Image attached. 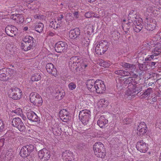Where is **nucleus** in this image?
<instances>
[{"instance_id": "14", "label": "nucleus", "mask_w": 161, "mask_h": 161, "mask_svg": "<svg viewBox=\"0 0 161 161\" xmlns=\"http://www.w3.org/2000/svg\"><path fill=\"white\" fill-rule=\"evenodd\" d=\"M18 29L13 25H8L5 28V31L7 35L11 37L15 36L17 32Z\"/></svg>"}, {"instance_id": "7", "label": "nucleus", "mask_w": 161, "mask_h": 161, "mask_svg": "<svg viewBox=\"0 0 161 161\" xmlns=\"http://www.w3.org/2000/svg\"><path fill=\"white\" fill-rule=\"evenodd\" d=\"M30 101L35 106L42 105L43 101L41 96L37 93L31 92L29 96Z\"/></svg>"}, {"instance_id": "13", "label": "nucleus", "mask_w": 161, "mask_h": 161, "mask_svg": "<svg viewBox=\"0 0 161 161\" xmlns=\"http://www.w3.org/2000/svg\"><path fill=\"white\" fill-rule=\"evenodd\" d=\"M38 156L40 159H43L44 161H48L51 157L50 152L45 148L39 151Z\"/></svg>"}, {"instance_id": "64", "label": "nucleus", "mask_w": 161, "mask_h": 161, "mask_svg": "<svg viewBox=\"0 0 161 161\" xmlns=\"http://www.w3.org/2000/svg\"><path fill=\"white\" fill-rule=\"evenodd\" d=\"M65 160V161H72V159L71 158L69 159L68 158H66Z\"/></svg>"}, {"instance_id": "53", "label": "nucleus", "mask_w": 161, "mask_h": 161, "mask_svg": "<svg viewBox=\"0 0 161 161\" xmlns=\"http://www.w3.org/2000/svg\"><path fill=\"white\" fill-rule=\"evenodd\" d=\"M154 56H155L153 54L152 55H148V57L146 58L145 61H147L148 60H151L154 58Z\"/></svg>"}, {"instance_id": "43", "label": "nucleus", "mask_w": 161, "mask_h": 161, "mask_svg": "<svg viewBox=\"0 0 161 161\" xmlns=\"http://www.w3.org/2000/svg\"><path fill=\"white\" fill-rule=\"evenodd\" d=\"M100 65L104 67H108L110 66V64L107 63L106 61H102L100 63Z\"/></svg>"}, {"instance_id": "49", "label": "nucleus", "mask_w": 161, "mask_h": 161, "mask_svg": "<svg viewBox=\"0 0 161 161\" xmlns=\"http://www.w3.org/2000/svg\"><path fill=\"white\" fill-rule=\"evenodd\" d=\"M93 12H88L86 13L85 14V16L88 18H90L92 17Z\"/></svg>"}, {"instance_id": "23", "label": "nucleus", "mask_w": 161, "mask_h": 161, "mask_svg": "<svg viewBox=\"0 0 161 161\" xmlns=\"http://www.w3.org/2000/svg\"><path fill=\"white\" fill-rule=\"evenodd\" d=\"M108 119L105 118L104 116L102 115L99 118L97 123L100 127L103 128L108 124Z\"/></svg>"}, {"instance_id": "54", "label": "nucleus", "mask_w": 161, "mask_h": 161, "mask_svg": "<svg viewBox=\"0 0 161 161\" xmlns=\"http://www.w3.org/2000/svg\"><path fill=\"white\" fill-rule=\"evenodd\" d=\"M123 70H117L115 71L114 73L116 74L122 76V75H123Z\"/></svg>"}, {"instance_id": "34", "label": "nucleus", "mask_w": 161, "mask_h": 161, "mask_svg": "<svg viewBox=\"0 0 161 161\" xmlns=\"http://www.w3.org/2000/svg\"><path fill=\"white\" fill-rule=\"evenodd\" d=\"M73 154L69 150H66L63 152L62 154V157L64 158L65 157H71L72 156Z\"/></svg>"}, {"instance_id": "28", "label": "nucleus", "mask_w": 161, "mask_h": 161, "mask_svg": "<svg viewBox=\"0 0 161 161\" xmlns=\"http://www.w3.org/2000/svg\"><path fill=\"white\" fill-rule=\"evenodd\" d=\"M152 53L155 56L161 55V47H156L152 51Z\"/></svg>"}, {"instance_id": "33", "label": "nucleus", "mask_w": 161, "mask_h": 161, "mask_svg": "<svg viewBox=\"0 0 161 161\" xmlns=\"http://www.w3.org/2000/svg\"><path fill=\"white\" fill-rule=\"evenodd\" d=\"M41 78V76L39 74L36 73L33 75L31 78V80L32 81H38L40 80Z\"/></svg>"}, {"instance_id": "35", "label": "nucleus", "mask_w": 161, "mask_h": 161, "mask_svg": "<svg viewBox=\"0 0 161 161\" xmlns=\"http://www.w3.org/2000/svg\"><path fill=\"white\" fill-rule=\"evenodd\" d=\"M153 92V90L151 88H148L146 90L142 95V97H149L151 93Z\"/></svg>"}, {"instance_id": "62", "label": "nucleus", "mask_w": 161, "mask_h": 161, "mask_svg": "<svg viewBox=\"0 0 161 161\" xmlns=\"http://www.w3.org/2000/svg\"><path fill=\"white\" fill-rule=\"evenodd\" d=\"M156 82L159 85H161V78L158 79L157 80Z\"/></svg>"}, {"instance_id": "45", "label": "nucleus", "mask_w": 161, "mask_h": 161, "mask_svg": "<svg viewBox=\"0 0 161 161\" xmlns=\"http://www.w3.org/2000/svg\"><path fill=\"white\" fill-rule=\"evenodd\" d=\"M13 112L18 115H20L22 113V109L20 108H18L16 109L13 110Z\"/></svg>"}, {"instance_id": "60", "label": "nucleus", "mask_w": 161, "mask_h": 161, "mask_svg": "<svg viewBox=\"0 0 161 161\" xmlns=\"http://www.w3.org/2000/svg\"><path fill=\"white\" fill-rule=\"evenodd\" d=\"M64 16L63 14H61L60 16L58 17L57 20L58 21L61 22V20L62 19L64 18Z\"/></svg>"}, {"instance_id": "61", "label": "nucleus", "mask_w": 161, "mask_h": 161, "mask_svg": "<svg viewBox=\"0 0 161 161\" xmlns=\"http://www.w3.org/2000/svg\"><path fill=\"white\" fill-rule=\"evenodd\" d=\"M93 15L92 17H96L97 18H99L100 17V16L98 14H95L93 12Z\"/></svg>"}, {"instance_id": "52", "label": "nucleus", "mask_w": 161, "mask_h": 161, "mask_svg": "<svg viewBox=\"0 0 161 161\" xmlns=\"http://www.w3.org/2000/svg\"><path fill=\"white\" fill-rule=\"evenodd\" d=\"M72 14L71 13H68L66 14L65 18L66 20H69L72 18Z\"/></svg>"}, {"instance_id": "41", "label": "nucleus", "mask_w": 161, "mask_h": 161, "mask_svg": "<svg viewBox=\"0 0 161 161\" xmlns=\"http://www.w3.org/2000/svg\"><path fill=\"white\" fill-rule=\"evenodd\" d=\"M68 87L70 90H73L75 88L76 85L74 82H71L69 84Z\"/></svg>"}, {"instance_id": "51", "label": "nucleus", "mask_w": 161, "mask_h": 161, "mask_svg": "<svg viewBox=\"0 0 161 161\" xmlns=\"http://www.w3.org/2000/svg\"><path fill=\"white\" fill-rule=\"evenodd\" d=\"M84 145L83 144H78L77 145L76 148L80 150H82L84 148Z\"/></svg>"}, {"instance_id": "37", "label": "nucleus", "mask_w": 161, "mask_h": 161, "mask_svg": "<svg viewBox=\"0 0 161 161\" xmlns=\"http://www.w3.org/2000/svg\"><path fill=\"white\" fill-rule=\"evenodd\" d=\"M146 126H147L145 123L143 122H141L140 123L139 125H138L137 130L139 131L140 130H141L144 127L146 128Z\"/></svg>"}, {"instance_id": "20", "label": "nucleus", "mask_w": 161, "mask_h": 161, "mask_svg": "<svg viewBox=\"0 0 161 161\" xmlns=\"http://www.w3.org/2000/svg\"><path fill=\"white\" fill-rule=\"evenodd\" d=\"M32 44L28 43L27 42H23L21 44V46L22 49L25 51H27L30 50L31 49L33 48L36 45V43L33 42Z\"/></svg>"}, {"instance_id": "3", "label": "nucleus", "mask_w": 161, "mask_h": 161, "mask_svg": "<svg viewBox=\"0 0 161 161\" xmlns=\"http://www.w3.org/2000/svg\"><path fill=\"white\" fill-rule=\"evenodd\" d=\"M91 114L90 111L88 109L83 110L80 111L79 117L83 124L86 125L89 123L91 119Z\"/></svg>"}, {"instance_id": "48", "label": "nucleus", "mask_w": 161, "mask_h": 161, "mask_svg": "<svg viewBox=\"0 0 161 161\" xmlns=\"http://www.w3.org/2000/svg\"><path fill=\"white\" fill-rule=\"evenodd\" d=\"M123 120L124 124L126 125L130 124L132 122L130 118H125Z\"/></svg>"}, {"instance_id": "31", "label": "nucleus", "mask_w": 161, "mask_h": 161, "mask_svg": "<svg viewBox=\"0 0 161 161\" xmlns=\"http://www.w3.org/2000/svg\"><path fill=\"white\" fill-rule=\"evenodd\" d=\"M44 28V25L42 23H39L37 25H36L35 27V30L37 32L40 33L43 30Z\"/></svg>"}, {"instance_id": "42", "label": "nucleus", "mask_w": 161, "mask_h": 161, "mask_svg": "<svg viewBox=\"0 0 161 161\" xmlns=\"http://www.w3.org/2000/svg\"><path fill=\"white\" fill-rule=\"evenodd\" d=\"M147 127L146 126V128L144 127L143 128L142 130H140L139 131V135H145L147 132Z\"/></svg>"}, {"instance_id": "57", "label": "nucleus", "mask_w": 161, "mask_h": 161, "mask_svg": "<svg viewBox=\"0 0 161 161\" xmlns=\"http://www.w3.org/2000/svg\"><path fill=\"white\" fill-rule=\"evenodd\" d=\"M131 74V77L132 78H137V77H138V75H136V74L134 73V72H132V71L130 72Z\"/></svg>"}, {"instance_id": "55", "label": "nucleus", "mask_w": 161, "mask_h": 161, "mask_svg": "<svg viewBox=\"0 0 161 161\" xmlns=\"http://www.w3.org/2000/svg\"><path fill=\"white\" fill-rule=\"evenodd\" d=\"M4 129L3 123L1 120H0V132Z\"/></svg>"}, {"instance_id": "36", "label": "nucleus", "mask_w": 161, "mask_h": 161, "mask_svg": "<svg viewBox=\"0 0 161 161\" xmlns=\"http://www.w3.org/2000/svg\"><path fill=\"white\" fill-rule=\"evenodd\" d=\"M130 80V85H132V86H136L139 84V80L138 78H132L131 77Z\"/></svg>"}, {"instance_id": "15", "label": "nucleus", "mask_w": 161, "mask_h": 161, "mask_svg": "<svg viewBox=\"0 0 161 161\" xmlns=\"http://www.w3.org/2000/svg\"><path fill=\"white\" fill-rule=\"evenodd\" d=\"M147 144L143 141H140L136 143V147L141 152L145 153L148 150Z\"/></svg>"}, {"instance_id": "17", "label": "nucleus", "mask_w": 161, "mask_h": 161, "mask_svg": "<svg viewBox=\"0 0 161 161\" xmlns=\"http://www.w3.org/2000/svg\"><path fill=\"white\" fill-rule=\"evenodd\" d=\"M47 71L49 74L56 76L57 74V70L54 65L51 63H47L46 67Z\"/></svg>"}, {"instance_id": "4", "label": "nucleus", "mask_w": 161, "mask_h": 161, "mask_svg": "<svg viewBox=\"0 0 161 161\" xmlns=\"http://www.w3.org/2000/svg\"><path fill=\"white\" fill-rule=\"evenodd\" d=\"M109 47L108 44L105 40L100 41L95 49V52L98 55H101L104 53Z\"/></svg>"}, {"instance_id": "12", "label": "nucleus", "mask_w": 161, "mask_h": 161, "mask_svg": "<svg viewBox=\"0 0 161 161\" xmlns=\"http://www.w3.org/2000/svg\"><path fill=\"white\" fill-rule=\"evenodd\" d=\"M95 91L98 94L103 93L106 90L104 82L101 80H96V83Z\"/></svg>"}, {"instance_id": "18", "label": "nucleus", "mask_w": 161, "mask_h": 161, "mask_svg": "<svg viewBox=\"0 0 161 161\" xmlns=\"http://www.w3.org/2000/svg\"><path fill=\"white\" fill-rule=\"evenodd\" d=\"M69 37L72 39H74L79 37H80V30L79 28H76L73 30H71L69 32Z\"/></svg>"}, {"instance_id": "59", "label": "nucleus", "mask_w": 161, "mask_h": 161, "mask_svg": "<svg viewBox=\"0 0 161 161\" xmlns=\"http://www.w3.org/2000/svg\"><path fill=\"white\" fill-rule=\"evenodd\" d=\"M157 63V62H151L149 64L150 66L151 67H156L157 66V65H156Z\"/></svg>"}, {"instance_id": "32", "label": "nucleus", "mask_w": 161, "mask_h": 161, "mask_svg": "<svg viewBox=\"0 0 161 161\" xmlns=\"http://www.w3.org/2000/svg\"><path fill=\"white\" fill-rule=\"evenodd\" d=\"M130 25H131V24L129 23V21L127 23H123L122 28L126 34L128 32V31L130 27Z\"/></svg>"}, {"instance_id": "30", "label": "nucleus", "mask_w": 161, "mask_h": 161, "mask_svg": "<svg viewBox=\"0 0 161 161\" xmlns=\"http://www.w3.org/2000/svg\"><path fill=\"white\" fill-rule=\"evenodd\" d=\"M121 65L125 68L129 69L131 70L135 69L136 68L135 65L125 62L122 63V64Z\"/></svg>"}, {"instance_id": "50", "label": "nucleus", "mask_w": 161, "mask_h": 161, "mask_svg": "<svg viewBox=\"0 0 161 161\" xmlns=\"http://www.w3.org/2000/svg\"><path fill=\"white\" fill-rule=\"evenodd\" d=\"M123 75H122V76H129L131 75V74L130 72L123 70Z\"/></svg>"}, {"instance_id": "46", "label": "nucleus", "mask_w": 161, "mask_h": 161, "mask_svg": "<svg viewBox=\"0 0 161 161\" xmlns=\"http://www.w3.org/2000/svg\"><path fill=\"white\" fill-rule=\"evenodd\" d=\"M134 16L133 19H130V21L132 22L133 21H135L136 22L137 24L139 25H142V24L141 23V20H138L136 18H135V14L133 15Z\"/></svg>"}, {"instance_id": "5", "label": "nucleus", "mask_w": 161, "mask_h": 161, "mask_svg": "<svg viewBox=\"0 0 161 161\" xmlns=\"http://www.w3.org/2000/svg\"><path fill=\"white\" fill-rule=\"evenodd\" d=\"M13 69L4 68L0 70V80L6 81L12 78V75L14 73Z\"/></svg>"}, {"instance_id": "47", "label": "nucleus", "mask_w": 161, "mask_h": 161, "mask_svg": "<svg viewBox=\"0 0 161 161\" xmlns=\"http://www.w3.org/2000/svg\"><path fill=\"white\" fill-rule=\"evenodd\" d=\"M131 77H129L128 78H126L124 79V84H129L130 86V80Z\"/></svg>"}, {"instance_id": "38", "label": "nucleus", "mask_w": 161, "mask_h": 161, "mask_svg": "<svg viewBox=\"0 0 161 161\" xmlns=\"http://www.w3.org/2000/svg\"><path fill=\"white\" fill-rule=\"evenodd\" d=\"M18 18L17 19V23H22L24 21V17L22 14H19L18 15Z\"/></svg>"}, {"instance_id": "11", "label": "nucleus", "mask_w": 161, "mask_h": 161, "mask_svg": "<svg viewBox=\"0 0 161 161\" xmlns=\"http://www.w3.org/2000/svg\"><path fill=\"white\" fill-rule=\"evenodd\" d=\"M67 43L62 41L57 42L55 45V50L58 53H62L64 52L67 48Z\"/></svg>"}, {"instance_id": "19", "label": "nucleus", "mask_w": 161, "mask_h": 161, "mask_svg": "<svg viewBox=\"0 0 161 161\" xmlns=\"http://www.w3.org/2000/svg\"><path fill=\"white\" fill-rule=\"evenodd\" d=\"M69 113L67 110L64 109L61 110L59 112V115L61 117V119H63V121L67 122L69 118Z\"/></svg>"}, {"instance_id": "44", "label": "nucleus", "mask_w": 161, "mask_h": 161, "mask_svg": "<svg viewBox=\"0 0 161 161\" xmlns=\"http://www.w3.org/2000/svg\"><path fill=\"white\" fill-rule=\"evenodd\" d=\"M135 14V18H136V13L135 12V11L132 10V11H131L130 12V13L128 15V18L129 19H133L134 16L133 15ZM129 20V19H128V20Z\"/></svg>"}, {"instance_id": "6", "label": "nucleus", "mask_w": 161, "mask_h": 161, "mask_svg": "<svg viewBox=\"0 0 161 161\" xmlns=\"http://www.w3.org/2000/svg\"><path fill=\"white\" fill-rule=\"evenodd\" d=\"M8 96L14 100L20 99L22 97V92L18 87H14L9 89L8 92Z\"/></svg>"}, {"instance_id": "1", "label": "nucleus", "mask_w": 161, "mask_h": 161, "mask_svg": "<svg viewBox=\"0 0 161 161\" xmlns=\"http://www.w3.org/2000/svg\"><path fill=\"white\" fill-rule=\"evenodd\" d=\"M69 65L71 71L80 73L85 70V68L88 66V64L83 60L79 58L78 56H75L70 59Z\"/></svg>"}, {"instance_id": "29", "label": "nucleus", "mask_w": 161, "mask_h": 161, "mask_svg": "<svg viewBox=\"0 0 161 161\" xmlns=\"http://www.w3.org/2000/svg\"><path fill=\"white\" fill-rule=\"evenodd\" d=\"M23 42L32 44L33 42H35V40L32 37L29 36H26L23 39Z\"/></svg>"}, {"instance_id": "16", "label": "nucleus", "mask_w": 161, "mask_h": 161, "mask_svg": "<svg viewBox=\"0 0 161 161\" xmlns=\"http://www.w3.org/2000/svg\"><path fill=\"white\" fill-rule=\"evenodd\" d=\"M26 115L27 118L33 122L39 123L40 119L36 114L34 112L30 111L27 112Z\"/></svg>"}, {"instance_id": "22", "label": "nucleus", "mask_w": 161, "mask_h": 161, "mask_svg": "<svg viewBox=\"0 0 161 161\" xmlns=\"http://www.w3.org/2000/svg\"><path fill=\"white\" fill-rule=\"evenodd\" d=\"M129 23H130L134 31L136 32H140L143 27V25H138L137 24L136 22L133 21L132 22L130 21V19H129Z\"/></svg>"}, {"instance_id": "26", "label": "nucleus", "mask_w": 161, "mask_h": 161, "mask_svg": "<svg viewBox=\"0 0 161 161\" xmlns=\"http://www.w3.org/2000/svg\"><path fill=\"white\" fill-rule=\"evenodd\" d=\"M87 40H89V39L81 36L80 37H79V42L84 47L87 46L89 44V42Z\"/></svg>"}, {"instance_id": "24", "label": "nucleus", "mask_w": 161, "mask_h": 161, "mask_svg": "<svg viewBox=\"0 0 161 161\" xmlns=\"http://www.w3.org/2000/svg\"><path fill=\"white\" fill-rule=\"evenodd\" d=\"M52 130L53 134L56 136H60L62 133L61 128L59 125L55 124L52 127Z\"/></svg>"}, {"instance_id": "27", "label": "nucleus", "mask_w": 161, "mask_h": 161, "mask_svg": "<svg viewBox=\"0 0 161 161\" xmlns=\"http://www.w3.org/2000/svg\"><path fill=\"white\" fill-rule=\"evenodd\" d=\"M132 89L133 90L132 92L136 95L141 91L142 88L140 84H137L136 86H132Z\"/></svg>"}, {"instance_id": "8", "label": "nucleus", "mask_w": 161, "mask_h": 161, "mask_svg": "<svg viewBox=\"0 0 161 161\" xmlns=\"http://www.w3.org/2000/svg\"><path fill=\"white\" fill-rule=\"evenodd\" d=\"M12 125L18 129L21 132H24L26 128L21 119L19 117L15 118L13 119L12 121Z\"/></svg>"}, {"instance_id": "63", "label": "nucleus", "mask_w": 161, "mask_h": 161, "mask_svg": "<svg viewBox=\"0 0 161 161\" xmlns=\"http://www.w3.org/2000/svg\"><path fill=\"white\" fill-rule=\"evenodd\" d=\"M48 35L49 36H52L54 35V33H53L51 31H49L48 32Z\"/></svg>"}, {"instance_id": "9", "label": "nucleus", "mask_w": 161, "mask_h": 161, "mask_svg": "<svg viewBox=\"0 0 161 161\" xmlns=\"http://www.w3.org/2000/svg\"><path fill=\"white\" fill-rule=\"evenodd\" d=\"M34 149V147L32 144L26 145L21 149L19 154L22 157H26L28 156Z\"/></svg>"}, {"instance_id": "39", "label": "nucleus", "mask_w": 161, "mask_h": 161, "mask_svg": "<svg viewBox=\"0 0 161 161\" xmlns=\"http://www.w3.org/2000/svg\"><path fill=\"white\" fill-rule=\"evenodd\" d=\"M133 90L132 88L130 89H129L126 91L125 94L126 95L130 96H135L136 94H135V93H133L132 92Z\"/></svg>"}, {"instance_id": "56", "label": "nucleus", "mask_w": 161, "mask_h": 161, "mask_svg": "<svg viewBox=\"0 0 161 161\" xmlns=\"http://www.w3.org/2000/svg\"><path fill=\"white\" fill-rule=\"evenodd\" d=\"M19 14H13L11 16V18L14 20H16L17 21V19L18 18V15H19Z\"/></svg>"}, {"instance_id": "58", "label": "nucleus", "mask_w": 161, "mask_h": 161, "mask_svg": "<svg viewBox=\"0 0 161 161\" xmlns=\"http://www.w3.org/2000/svg\"><path fill=\"white\" fill-rule=\"evenodd\" d=\"M61 23L59 22L58 23L56 24V22L54 24V29H57L60 27L61 25H60Z\"/></svg>"}, {"instance_id": "40", "label": "nucleus", "mask_w": 161, "mask_h": 161, "mask_svg": "<svg viewBox=\"0 0 161 161\" xmlns=\"http://www.w3.org/2000/svg\"><path fill=\"white\" fill-rule=\"evenodd\" d=\"M124 79H121L119 78L118 80H116V82L117 83V86H122L124 83Z\"/></svg>"}, {"instance_id": "25", "label": "nucleus", "mask_w": 161, "mask_h": 161, "mask_svg": "<svg viewBox=\"0 0 161 161\" xmlns=\"http://www.w3.org/2000/svg\"><path fill=\"white\" fill-rule=\"evenodd\" d=\"M55 93L56 98L58 100H61L64 97L65 93L64 91L62 89L56 90Z\"/></svg>"}, {"instance_id": "2", "label": "nucleus", "mask_w": 161, "mask_h": 161, "mask_svg": "<svg viewBox=\"0 0 161 161\" xmlns=\"http://www.w3.org/2000/svg\"><path fill=\"white\" fill-rule=\"evenodd\" d=\"M93 150L94 153L97 157L103 158L105 156V149L104 145L101 142H96L93 145Z\"/></svg>"}, {"instance_id": "10", "label": "nucleus", "mask_w": 161, "mask_h": 161, "mask_svg": "<svg viewBox=\"0 0 161 161\" xmlns=\"http://www.w3.org/2000/svg\"><path fill=\"white\" fill-rule=\"evenodd\" d=\"M145 22L147 24L145 25V28L147 30L152 31L155 28L156 22L153 19L151 18H146Z\"/></svg>"}, {"instance_id": "21", "label": "nucleus", "mask_w": 161, "mask_h": 161, "mask_svg": "<svg viewBox=\"0 0 161 161\" xmlns=\"http://www.w3.org/2000/svg\"><path fill=\"white\" fill-rule=\"evenodd\" d=\"M96 81H95L93 80H87L86 85L88 89L91 92H94L95 91L96 83Z\"/></svg>"}]
</instances>
